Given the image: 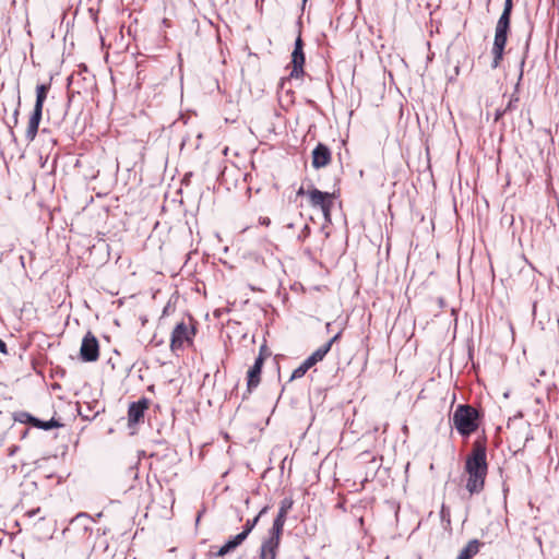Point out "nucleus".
I'll use <instances>...</instances> for the list:
<instances>
[{
  "mask_svg": "<svg viewBox=\"0 0 559 559\" xmlns=\"http://www.w3.org/2000/svg\"><path fill=\"white\" fill-rule=\"evenodd\" d=\"M465 471L468 475L466 489L471 495L478 493L484 489L487 475L486 449L476 444L467 456Z\"/></svg>",
  "mask_w": 559,
  "mask_h": 559,
  "instance_id": "obj_1",
  "label": "nucleus"
},
{
  "mask_svg": "<svg viewBox=\"0 0 559 559\" xmlns=\"http://www.w3.org/2000/svg\"><path fill=\"white\" fill-rule=\"evenodd\" d=\"M49 88L50 84H39L36 86V102L25 131L26 140L29 142L36 138L38 132V127L43 116V107Z\"/></svg>",
  "mask_w": 559,
  "mask_h": 559,
  "instance_id": "obj_2",
  "label": "nucleus"
},
{
  "mask_svg": "<svg viewBox=\"0 0 559 559\" xmlns=\"http://www.w3.org/2000/svg\"><path fill=\"white\" fill-rule=\"evenodd\" d=\"M476 417L477 413L473 407L460 405L453 414V424L461 435L468 436L477 428Z\"/></svg>",
  "mask_w": 559,
  "mask_h": 559,
  "instance_id": "obj_3",
  "label": "nucleus"
},
{
  "mask_svg": "<svg viewBox=\"0 0 559 559\" xmlns=\"http://www.w3.org/2000/svg\"><path fill=\"white\" fill-rule=\"evenodd\" d=\"M510 28V19L507 16L499 17L497 25H496V32H495V40L492 46V55H493V61L491 67L495 69L499 66L502 56L503 50L507 44V35L508 31Z\"/></svg>",
  "mask_w": 559,
  "mask_h": 559,
  "instance_id": "obj_4",
  "label": "nucleus"
},
{
  "mask_svg": "<svg viewBox=\"0 0 559 559\" xmlns=\"http://www.w3.org/2000/svg\"><path fill=\"white\" fill-rule=\"evenodd\" d=\"M195 334V330L192 325H189L185 322L178 323L171 333L170 338V348L173 352L183 349L186 346H189L193 342V336Z\"/></svg>",
  "mask_w": 559,
  "mask_h": 559,
  "instance_id": "obj_5",
  "label": "nucleus"
},
{
  "mask_svg": "<svg viewBox=\"0 0 559 559\" xmlns=\"http://www.w3.org/2000/svg\"><path fill=\"white\" fill-rule=\"evenodd\" d=\"M80 357L83 361H96L99 357V345L96 336L87 332L82 340Z\"/></svg>",
  "mask_w": 559,
  "mask_h": 559,
  "instance_id": "obj_6",
  "label": "nucleus"
},
{
  "mask_svg": "<svg viewBox=\"0 0 559 559\" xmlns=\"http://www.w3.org/2000/svg\"><path fill=\"white\" fill-rule=\"evenodd\" d=\"M292 71L290 78L300 79L304 76V64H305V53H304V43L300 34L296 38L295 47L292 52Z\"/></svg>",
  "mask_w": 559,
  "mask_h": 559,
  "instance_id": "obj_7",
  "label": "nucleus"
},
{
  "mask_svg": "<svg viewBox=\"0 0 559 559\" xmlns=\"http://www.w3.org/2000/svg\"><path fill=\"white\" fill-rule=\"evenodd\" d=\"M308 197L311 206L319 207L323 212L324 217L330 219V211L333 205L332 194L312 189L308 191Z\"/></svg>",
  "mask_w": 559,
  "mask_h": 559,
  "instance_id": "obj_8",
  "label": "nucleus"
},
{
  "mask_svg": "<svg viewBox=\"0 0 559 559\" xmlns=\"http://www.w3.org/2000/svg\"><path fill=\"white\" fill-rule=\"evenodd\" d=\"M148 407V402L146 399H142L138 402H133L130 404L128 409V424L129 426L139 424L143 417L144 413Z\"/></svg>",
  "mask_w": 559,
  "mask_h": 559,
  "instance_id": "obj_9",
  "label": "nucleus"
},
{
  "mask_svg": "<svg viewBox=\"0 0 559 559\" xmlns=\"http://www.w3.org/2000/svg\"><path fill=\"white\" fill-rule=\"evenodd\" d=\"M331 162V152L328 146L318 144L312 152V166L317 169L325 167Z\"/></svg>",
  "mask_w": 559,
  "mask_h": 559,
  "instance_id": "obj_10",
  "label": "nucleus"
},
{
  "mask_svg": "<svg viewBox=\"0 0 559 559\" xmlns=\"http://www.w3.org/2000/svg\"><path fill=\"white\" fill-rule=\"evenodd\" d=\"M263 362H264V358L262 357V355H259V357H257L253 366L248 370V390L249 391L257 388L258 384L260 383V374H261Z\"/></svg>",
  "mask_w": 559,
  "mask_h": 559,
  "instance_id": "obj_11",
  "label": "nucleus"
},
{
  "mask_svg": "<svg viewBox=\"0 0 559 559\" xmlns=\"http://www.w3.org/2000/svg\"><path fill=\"white\" fill-rule=\"evenodd\" d=\"M278 546L280 539L266 537L261 545L260 559H275Z\"/></svg>",
  "mask_w": 559,
  "mask_h": 559,
  "instance_id": "obj_12",
  "label": "nucleus"
},
{
  "mask_svg": "<svg viewBox=\"0 0 559 559\" xmlns=\"http://www.w3.org/2000/svg\"><path fill=\"white\" fill-rule=\"evenodd\" d=\"M285 521H286V518L283 515V513L277 514V516L275 518V520L273 522L272 527L269 531L267 537H272V538L281 540V535L283 533V527H284Z\"/></svg>",
  "mask_w": 559,
  "mask_h": 559,
  "instance_id": "obj_13",
  "label": "nucleus"
},
{
  "mask_svg": "<svg viewBox=\"0 0 559 559\" xmlns=\"http://www.w3.org/2000/svg\"><path fill=\"white\" fill-rule=\"evenodd\" d=\"M479 550V543L476 539L468 542V544L461 550L456 559H469Z\"/></svg>",
  "mask_w": 559,
  "mask_h": 559,
  "instance_id": "obj_14",
  "label": "nucleus"
},
{
  "mask_svg": "<svg viewBox=\"0 0 559 559\" xmlns=\"http://www.w3.org/2000/svg\"><path fill=\"white\" fill-rule=\"evenodd\" d=\"M62 425L55 418H51L48 421H43V420L36 418L35 424H34V427L43 429V430H50L52 428H59Z\"/></svg>",
  "mask_w": 559,
  "mask_h": 559,
  "instance_id": "obj_15",
  "label": "nucleus"
},
{
  "mask_svg": "<svg viewBox=\"0 0 559 559\" xmlns=\"http://www.w3.org/2000/svg\"><path fill=\"white\" fill-rule=\"evenodd\" d=\"M266 511V508H263L261 510V512L252 520H249L247 523H246V526H245V530L239 533L238 535H245V539L247 538V536L249 535V533L253 530V527L257 525L258 521H259V518L262 513H264Z\"/></svg>",
  "mask_w": 559,
  "mask_h": 559,
  "instance_id": "obj_16",
  "label": "nucleus"
},
{
  "mask_svg": "<svg viewBox=\"0 0 559 559\" xmlns=\"http://www.w3.org/2000/svg\"><path fill=\"white\" fill-rule=\"evenodd\" d=\"M14 419L22 424H31L32 426H34L36 417L32 416L27 412H19L15 414Z\"/></svg>",
  "mask_w": 559,
  "mask_h": 559,
  "instance_id": "obj_17",
  "label": "nucleus"
},
{
  "mask_svg": "<svg viewBox=\"0 0 559 559\" xmlns=\"http://www.w3.org/2000/svg\"><path fill=\"white\" fill-rule=\"evenodd\" d=\"M245 540V535H236L231 539H229L225 546L229 549V551L236 549L242 542Z\"/></svg>",
  "mask_w": 559,
  "mask_h": 559,
  "instance_id": "obj_18",
  "label": "nucleus"
},
{
  "mask_svg": "<svg viewBox=\"0 0 559 559\" xmlns=\"http://www.w3.org/2000/svg\"><path fill=\"white\" fill-rule=\"evenodd\" d=\"M330 352V345H322L317 350H314L311 355L317 359V361H321L325 355Z\"/></svg>",
  "mask_w": 559,
  "mask_h": 559,
  "instance_id": "obj_19",
  "label": "nucleus"
},
{
  "mask_svg": "<svg viewBox=\"0 0 559 559\" xmlns=\"http://www.w3.org/2000/svg\"><path fill=\"white\" fill-rule=\"evenodd\" d=\"M518 102H519V97L515 94H513L509 100V104L504 108V110L502 112L497 111L496 119H499V117L501 115L506 114L507 111L512 110Z\"/></svg>",
  "mask_w": 559,
  "mask_h": 559,
  "instance_id": "obj_20",
  "label": "nucleus"
},
{
  "mask_svg": "<svg viewBox=\"0 0 559 559\" xmlns=\"http://www.w3.org/2000/svg\"><path fill=\"white\" fill-rule=\"evenodd\" d=\"M512 8H513L512 0H506L501 16H507V17L511 19Z\"/></svg>",
  "mask_w": 559,
  "mask_h": 559,
  "instance_id": "obj_21",
  "label": "nucleus"
},
{
  "mask_svg": "<svg viewBox=\"0 0 559 559\" xmlns=\"http://www.w3.org/2000/svg\"><path fill=\"white\" fill-rule=\"evenodd\" d=\"M307 371H308V369L305 368L304 365L301 364L298 368H296L293 371L292 379L301 378V377H304L306 374Z\"/></svg>",
  "mask_w": 559,
  "mask_h": 559,
  "instance_id": "obj_22",
  "label": "nucleus"
},
{
  "mask_svg": "<svg viewBox=\"0 0 559 559\" xmlns=\"http://www.w3.org/2000/svg\"><path fill=\"white\" fill-rule=\"evenodd\" d=\"M316 364H318L317 359L310 355L306 360H304L302 365L305 368H307L308 370L313 367Z\"/></svg>",
  "mask_w": 559,
  "mask_h": 559,
  "instance_id": "obj_23",
  "label": "nucleus"
},
{
  "mask_svg": "<svg viewBox=\"0 0 559 559\" xmlns=\"http://www.w3.org/2000/svg\"><path fill=\"white\" fill-rule=\"evenodd\" d=\"M316 364H318L317 359L310 355L306 360H304L302 365L305 368H307L308 370L313 367Z\"/></svg>",
  "mask_w": 559,
  "mask_h": 559,
  "instance_id": "obj_24",
  "label": "nucleus"
},
{
  "mask_svg": "<svg viewBox=\"0 0 559 559\" xmlns=\"http://www.w3.org/2000/svg\"><path fill=\"white\" fill-rule=\"evenodd\" d=\"M292 507V502L290 501H283L282 503V507L278 511V514H282L286 518V514H287V511L288 509Z\"/></svg>",
  "mask_w": 559,
  "mask_h": 559,
  "instance_id": "obj_25",
  "label": "nucleus"
},
{
  "mask_svg": "<svg viewBox=\"0 0 559 559\" xmlns=\"http://www.w3.org/2000/svg\"><path fill=\"white\" fill-rule=\"evenodd\" d=\"M228 552H230V551H229V549H228L225 545H223V546L218 549V551L215 554V556H216V557H224V556H225V555H227Z\"/></svg>",
  "mask_w": 559,
  "mask_h": 559,
  "instance_id": "obj_26",
  "label": "nucleus"
},
{
  "mask_svg": "<svg viewBox=\"0 0 559 559\" xmlns=\"http://www.w3.org/2000/svg\"><path fill=\"white\" fill-rule=\"evenodd\" d=\"M228 552H230V551H229V549H228L225 545H223V546L218 549V551L215 554V556H216V557H224V556H225V555H227Z\"/></svg>",
  "mask_w": 559,
  "mask_h": 559,
  "instance_id": "obj_27",
  "label": "nucleus"
},
{
  "mask_svg": "<svg viewBox=\"0 0 559 559\" xmlns=\"http://www.w3.org/2000/svg\"><path fill=\"white\" fill-rule=\"evenodd\" d=\"M341 336V332H338L337 334H335L328 343H325V345H330V348L332 347V344L334 342H336Z\"/></svg>",
  "mask_w": 559,
  "mask_h": 559,
  "instance_id": "obj_28",
  "label": "nucleus"
},
{
  "mask_svg": "<svg viewBox=\"0 0 559 559\" xmlns=\"http://www.w3.org/2000/svg\"><path fill=\"white\" fill-rule=\"evenodd\" d=\"M40 509L37 508V509H33V510H29L26 512V515L29 516V518H33L35 516L37 513H39Z\"/></svg>",
  "mask_w": 559,
  "mask_h": 559,
  "instance_id": "obj_29",
  "label": "nucleus"
},
{
  "mask_svg": "<svg viewBox=\"0 0 559 559\" xmlns=\"http://www.w3.org/2000/svg\"><path fill=\"white\" fill-rule=\"evenodd\" d=\"M0 353L7 354V345L2 340H0Z\"/></svg>",
  "mask_w": 559,
  "mask_h": 559,
  "instance_id": "obj_30",
  "label": "nucleus"
},
{
  "mask_svg": "<svg viewBox=\"0 0 559 559\" xmlns=\"http://www.w3.org/2000/svg\"><path fill=\"white\" fill-rule=\"evenodd\" d=\"M260 223L265 226H269L271 222H270V218L263 217V218H260Z\"/></svg>",
  "mask_w": 559,
  "mask_h": 559,
  "instance_id": "obj_31",
  "label": "nucleus"
},
{
  "mask_svg": "<svg viewBox=\"0 0 559 559\" xmlns=\"http://www.w3.org/2000/svg\"><path fill=\"white\" fill-rule=\"evenodd\" d=\"M304 192H305V191H304V188H300V189L298 190V192H297V193H298V194H304Z\"/></svg>",
  "mask_w": 559,
  "mask_h": 559,
  "instance_id": "obj_32",
  "label": "nucleus"
},
{
  "mask_svg": "<svg viewBox=\"0 0 559 559\" xmlns=\"http://www.w3.org/2000/svg\"><path fill=\"white\" fill-rule=\"evenodd\" d=\"M503 396H504L506 399H507V397H509V392H506V393L503 394Z\"/></svg>",
  "mask_w": 559,
  "mask_h": 559,
  "instance_id": "obj_33",
  "label": "nucleus"
},
{
  "mask_svg": "<svg viewBox=\"0 0 559 559\" xmlns=\"http://www.w3.org/2000/svg\"><path fill=\"white\" fill-rule=\"evenodd\" d=\"M308 0H302L304 4L307 2Z\"/></svg>",
  "mask_w": 559,
  "mask_h": 559,
  "instance_id": "obj_34",
  "label": "nucleus"
}]
</instances>
